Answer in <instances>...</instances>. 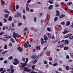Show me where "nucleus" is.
Masks as SVG:
<instances>
[{
    "instance_id": "bb28decb",
    "label": "nucleus",
    "mask_w": 73,
    "mask_h": 73,
    "mask_svg": "<svg viewBox=\"0 0 73 73\" xmlns=\"http://www.w3.org/2000/svg\"><path fill=\"white\" fill-rule=\"evenodd\" d=\"M22 25V23H19L18 24V27H19L20 26H21Z\"/></svg>"
},
{
    "instance_id": "9d476101",
    "label": "nucleus",
    "mask_w": 73,
    "mask_h": 73,
    "mask_svg": "<svg viewBox=\"0 0 73 73\" xmlns=\"http://www.w3.org/2000/svg\"><path fill=\"white\" fill-rule=\"evenodd\" d=\"M64 46V44H61L60 45L58 46V48H59V47L60 48H63Z\"/></svg>"
},
{
    "instance_id": "c03bdc74",
    "label": "nucleus",
    "mask_w": 73,
    "mask_h": 73,
    "mask_svg": "<svg viewBox=\"0 0 73 73\" xmlns=\"http://www.w3.org/2000/svg\"><path fill=\"white\" fill-rule=\"evenodd\" d=\"M10 30H14V29H15L14 28L12 29V27L10 26Z\"/></svg>"
},
{
    "instance_id": "6e6d98bb",
    "label": "nucleus",
    "mask_w": 73,
    "mask_h": 73,
    "mask_svg": "<svg viewBox=\"0 0 73 73\" xmlns=\"http://www.w3.org/2000/svg\"><path fill=\"white\" fill-rule=\"evenodd\" d=\"M34 20L35 21H36V20H37V19L36 18V17H35Z\"/></svg>"
},
{
    "instance_id": "c756f323",
    "label": "nucleus",
    "mask_w": 73,
    "mask_h": 73,
    "mask_svg": "<svg viewBox=\"0 0 73 73\" xmlns=\"http://www.w3.org/2000/svg\"><path fill=\"white\" fill-rule=\"evenodd\" d=\"M57 19H58V17H55L54 19V21H56L57 20Z\"/></svg>"
},
{
    "instance_id": "a18cd8bd",
    "label": "nucleus",
    "mask_w": 73,
    "mask_h": 73,
    "mask_svg": "<svg viewBox=\"0 0 73 73\" xmlns=\"http://www.w3.org/2000/svg\"><path fill=\"white\" fill-rule=\"evenodd\" d=\"M9 46H12V43H9Z\"/></svg>"
},
{
    "instance_id": "20e7f679",
    "label": "nucleus",
    "mask_w": 73,
    "mask_h": 73,
    "mask_svg": "<svg viewBox=\"0 0 73 73\" xmlns=\"http://www.w3.org/2000/svg\"><path fill=\"white\" fill-rule=\"evenodd\" d=\"M16 15H15V17H20L21 16V14L20 13H16Z\"/></svg>"
},
{
    "instance_id": "473e14b6",
    "label": "nucleus",
    "mask_w": 73,
    "mask_h": 73,
    "mask_svg": "<svg viewBox=\"0 0 73 73\" xmlns=\"http://www.w3.org/2000/svg\"><path fill=\"white\" fill-rule=\"evenodd\" d=\"M7 48H8V46H7V45H5L4 49H7Z\"/></svg>"
},
{
    "instance_id": "8fccbe9b",
    "label": "nucleus",
    "mask_w": 73,
    "mask_h": 73,
    "mask_svg": "<svg viewBox=\"0 0 73 73\" xmlns=\"http://www.w3.org/2000/svg\"><path fill=\"white\" fill-rule=\"evenodd\" d=\"M44 20L43 19H42L41 21V23H42V24L43 23V22H44Z\"/></svg>"
},
{
    "instance_id": "c9c22d12",
    "label": "nucleus",
    "mask_w": 73,
    "mask_h": 73,
    "mask_svg": "<svg viewBox=\"0 0 73 73\" xmlns=\"http://www.w3.org/2000/svg\"><path fill=\"white\" fill-rule=\"evenodd\" d=\"M4 35V32H2L1 33H0V35Z\"/></svg>"
},
{
    "instance_id": "de8ad7c7",
    "label": "nucleus",
    "mask_w": 73,
    "mask_h": 73,
    "mask_svg": "<svg viewBox=\"0 0 73 73\" xmlns=\"http://www.w3.org/2000/svg\"><path fill=\"white\" fill-rule=\"evenodd\" d=\"M61 25H64V24H65V22L64 21L62 22L61 23Z\"/></svg>"
},
{
    "instance_id": "58836bf2",
    "label": "nucleus",
    "mask_w": 73,
    "mask_h": 73,
    "mask_svg": "<svg viewBox=\"0 0 73 73\" xmlns=\"http://www.w3.org/2000/svg\"><path fill=\"white\" fill-rule=\"evenodd\" d=\"M3 20H4V23H7V20L5 19H3Z\"/></svg>"
},
{
    "instance_id": "cd10ccee",
    "label": "nucleus",
    "mask_w": 73,
    "mask_h": 73,
    "mask_svg": "<svg viewBox=\"0 0 73 73\" xmlns=\"http://www.w3.org/2000/svg\"><path fill=\"white\" fill-rule=\"evenodd\" d=\"M65 69L66 70H69V67L68 66H66L65 67Z\"/></svg>"
},
{
    "instance_id": "aec40b11",
    "label": "nucleus",
    "mask_w": 73,
    "mask_h": 73,
    "mask_svg": "<svg viewBox=\"0 0 73 73\" xmlns=\"http://www.w3.org/2000/svg\"><path fill=\"white\" fill-rule=\"evenodd\" d=\"M11 41H12V42L13 43H14L15 41V40H14V39H13V38H11L10 39Z\"/></svg>"
},
{
    "instance_id": "864d4df0",
    "label": "nucleus",
    "mask_w": 73,
    "mask_h": 73,
    "mask_svg": "<svg viewBox=\"0 0 73 73\" xmlns=\"http://www.w3.org/2000/svg\"><path fill=\"white\" fill-rule=\"evenodd\" d=\"M49 61H52V60H53V59H52V58L51 57H50L49 58Z\"/></svg>"
},
{
    "instance_id": "774afa93",
    "label": "nucleus",
    "mask_w": 73,
    "mask_h": 73,
    "mask_svg": "<svg viewBox=\"0 0 73 73\" xmlns=\"http://www.w3.org/2000/svg\"><path fill=\"white\" fill-rule=\"evenodd\" d=\"M7 53V51H5L3 52L2 53V54H5V53Z\"/></svg>"
},
{
    "instance_id": "13d9d810",
    "label": "nucleus",
    "mask_w": 73,
    "mask_h": 73,
    "mask_svg": "<svg viewBox=\"0 0 73 73\" xmlns=\"http://www.w3.org/2000/svg\"><path fill=\"white\" fill-rule=\"evenodd\" d=\"M4 60V58H3L2 57V58H0V61H2Z\"/></svg>"
},
{
    "instance_id": "423d86ee",
    "label": "nucleus",
    "mask_w": 73,
    "mask_h": 73,
    "mask_svg": "<svg viewBox=\"0 0 73 73\" xmlns=\"http://www.w3.org/2000/svg\"><path fill=\"white\" fill-rule=\"evenodd\" d=\"M28 60H26L25 61V63H24L22 64V66H20V68H24V67H25V66H26V65L27 64V62H28Z\"/></svg>"
},
{
    "instance_id": "2eb2a0df",
    "label": "nucleus",
    "mask_w": 73,
    "mask_h": 73,
    "mask_svg": "<svg viewBox=\"0 0 73 73\" xmlns=\"http://www.w3.org/2000/svg\"><path fill=\"white\" fill-rule=\"evenodd\" d=\"M9 15L5 14H4V17L5 18H8Z\"/></svg>"
},
{
    "instance_id": "6ab92c4d",
    "label": "nucleus",
    "mask_w": 73,
    "mask_h": 73,
    "mask_svg": "<svg viewBox=\"0 0 73 73\" xmlns=\"http://www.w3.org/2000/svg\"><path fill=\"white\" fill-rule=\"evenodd\" d=\"M8 20L9 21H12V17H9V19Z\"/></svg>"
},
{
    "instance_id": "ea45409f",
    "label": "nucleus",
    "mask_w": 73,
    "mask_h": 73,
    "mask_svg": "<svg viewBox=\"0 0 73 73\" xmlns=\"http://www.w3.org/2000/svg\"><path fill=\"white\" fill-rule=\"evenodd\" d=\"M55 5L56 7H59V5L57 3H56Z\"/></svg>"
},
{
    "instance_id": "39448f33",
    "label": "nucleus",
    "mask_w": 73,
    "mask_h": 73,
    "mask_svg": "<svg viewBox=\"0 0 73 73\" xmlns=\"http://www.w3.org/2000/svg\"><path fill=\"white\" fill-rule=\"evenodd\" d=\"M28 60H26L25 61V63H24L22 64V66H20V68H24V67H25V66H26V65L27 64V62H28Z\"/></svg>"
},
{
    "instance_id": "680f3d73",
    "label": "nucleus",
    "mask_w": 73,
    "mask_h": 73,
    "mask_svg": "<svg viewBox=\"0 0 73 73\" xmlns=\"http://www.w3.org/2000/svg\"><path fill=\"white\" fill-rule=\"evenodd\" d=\"M12 26L13 28L15 27V24L14 23H13L12 24Z\"/></svg>"
},
{
    "instance_id": "052dcab7",
    "label": "nucleus",
    "mask_w": 73,
    "mask_h": 73,
    "mask_svg": "<svg viewBox=\"0 0 73 73\" xmlns=\"http://www.w3.org/2000/svg\"><path fill=\"white\" fill-rule=\"evenodd\" d=\"M32 0H28L27 1V3H29Z\"/></svg>"
},
{
    "instance_id": "9b49d317",
    "label": "nucleus",
    "mask_w": 73,
    "mask_h": 73,
    "mask_svg": "<svg viewBox=\"0 0 73 73\" xmlns=\"http://www.w3.org/2000/svg\"><path fill=\"white\" fill-rule=\"evenodd\" d=\"M70 21H68L66 23V26H67V27L68 26H69V25H70Z\"/></svg>"
},
{
    "instance_id": "f257e3e1",
    "label": "nucleus",
    "mask_w": 73,
    "mask_h": 73,
    "mask_svg": "<svg viewBox=\"0 0 73 73\" xmlns=\"http://www.w3.org/2000/svg\"><path fill=\"white\" fill-rule=\"evenodd\" d=\"M13 37L14 38L16 41L17 42H18V40H17V39L16 38V37H17V38H19V37H20V35H19L18 34H17L14 32Z\"/></svg>"
},
{
    "instance_id": "4be33fe9",
    "label": "nucleus",
    "mask_w": 73,
    "mask_h": 73,
    "mask_svg": "<svg viewBox=\"0 0 73 73\" xmlns=\"http://www.w3.org/2000/svg\"><path fill=\"white\" fill-rule=\"evenodd\" d=\"M57 63L56 62V63H54V64H52V66H57Z\"/></svg>"
},
{
    "instance_id": "37998d69",
    "label": "nucleus",
    "mask_w": 73,
    "mask_h": 73,
    "mask_svg": "<svg viewBox=\"0 0 73 73\" xmlns=\"http://www.w3.org/2000/svg\"><path fill=\"white\" fill-rule=\"evenodd\" d=\"M35 67H36V65H34L33 66H32V69H35Z\"/></svg>"
},
{
    "instance_id": "603ef678",
    "label": "nucleus",
    "mask_w": 73,
    "mask_h": 73,
    "mask_svg": "<svg viewBox=\"0 0 73 73\" xmlns=\"http://www.w3.org/2000/svg\"><path fill=\"white\" fill-rule=\"evenodd\" d=\"M12 58H13V57H12V56H11L9 58V60H12Z\"/></svg>"
},
{
    "instance_id": "4c0bfd02",
    "label": "nucleus",
    "mask_w": 73,
    "mask_h": 73,
    "mask_svg": "<svg viewBox=\"0 0 73 73\" xmlns=\"http://www.w3.org/2000/svg\"><path fill=\"white\" fill-rule=\"evenodd\" d=\"M19 8V6L18 5H17L16 6V9H18Z\"/></svg>"
},
{
    "instance_id": "79ce46f5",
    "label": "nucleus",
    "mask_w": 73,
    "mask_h": 73,
    "mask_svg": "<svg viewBox=\"0 0 73 73\" xmlns=\"http://www.w3.org/2000/svg\"><path fill=\"white\" fill-rule=\"evenodd\" d=\"M71 4H72V2H70L68 3V4H67V5H71Z\"/></svg>"
},
{
    "instance_id": "7c9ffc66",
    "label": "nucleus",
    "mask_w": 73,
    "mask_h": 73,
    "mask_svg": "<svg viewBox=\"0 0 73 73\" xmlns=\"http://www.w3.org/2000/svg\"><path fill=\"white\" fill-rule=\"evenodd\" d=\"M24 45L25 48H28V45H27V43H25V44Z\"/></svg>"
},
{
    "instance_id": "a211bd4d",
    "label": "nucleus",
    "mask_w": 73,
    "mask_h": 73,
    "mask_svg": "<svg viewBox=\"0 0 73 73\" xmlns=\"http://www.w3.org/2000/svg\"><path fill=\"white\" fill-rule=\"evenodd\" d=\"M26 11L27 12H29V8H28V7H26Z\"/></svg>"
},
{
    "instance_id": "3c124183",
    "label": "nucleus",
    "mask_w": 73,
    "mask_h": 73,
    "mask_svg": "<svg viewBox=\"0 0 73 73\" xmlns=\"http://www.w3.org/2000/svg\"><path fill=\"white\" fill-rule=\"evenodd\" d=\"M4 64H7L8 62L7 61V60H6L4 61L3 62Z\"/></svg>"
},
{
    "instance_id": "a19ab883",
    "label": "nucleus",
    "mask_w": 73,
    "mask_h": 73,
    "mask_svg": "<svg viewBox=\"0 0 73 73\" xmlns=\"http://www.w3.org/2000/svg\"><path fill=\"white\" fill-rule=\"evenodd\" d=\"M37 62V60H35L34 61H33V64H35L36 62Z\"/></svg>"
},
{
    "instance_id": "49530a36",
    "label": "nucleus",
    "mask_w": 73,
    "mask_h": 73,
    "mask_svg": "<svg viewBox=\"0 0 73 73\" xmlns=\"http://www.w3.org/2000/svg\"><path fill=\"white\" fill-rule=\"evenodd\" d=\"M70 55L71 57H72L73 56V53H70Z\"/></svg>"
},
{
    "instance_id": "69168bd1",
    "label": "nucleus",
    "mask_w": 73,
    "mask_h": 73,
    "mask_svg": "<svg viewBox=\"0 0 73 73\" xmlns=\"http://www.w3.org/2000/svg\"><path fill=\"white\" fill-rule=\"evenodd\" d=\"M30 12H31L32 13L33 12V10L32 9H30Z\"/></svg>"
},
{
    "instance_id": "4468645a",
    "label": "nucleus",
    "mask_w": 73,
    "mask_h": 73,
    "mask_svg": "<svg viewBox=\"0 0 73 73\" xmlns=\"http://www.w3.org/2000/svg\"><path fill=\"white\" fill-rule=\"evenodd\" d=\"M35 48L37 50H40V47L39 46H36Z\"/></svg>"
},
{
    "instance_id": "f704fd0d",
    "label": "nucleus",
    "mask_w": 73,
    "mask_h": 73,
    "mask_svg": "<svg viewBox=\"0 0 73 73\" xmlns=\"http://www.w3.org/2000/svg\"><path fill=\"white\" fill-rule=\"evenodd\" d=\"M48 3L50 4H53L54 3V2L53 1H48Z\"/></svg>"
},
{
    "instance_id": "f8f14e48",
    "label": "nucleus",
    "mask_w": 73,
    "mask_h": 73,
    "mask_svg": "<svg viewBox=\"0 0 73 73\" xmlns=\"http://www.w3.org/2000/svg\"><path fill=\"white\" fill-rule=\"evenodd\" d=\"M17 49H18V50H19V52H22V51H23V50H22V48H21L20 47H18L17 48Z\"/></svg>"
},
{
    "instance_id": "0eeeda50",
    "label": "nucleus",
    "mask_w": 73,
    "mask_h": 73,
    "mask_svg": "<svg viewBox=\"0 0 73 73\" xmlns=\"http://www.w3.org/2000/svg\"><path fill=\"white\" fill-rule=\"evenodd\" d=\"M69 31L66 30V28L64 30V32H62L63 34H64V35H65L66 33H69Z\"/></svg>"
},
{
    "instance_id": "5fc2aeb1",
    "label": "nucleus",
    "mask_w": 73,
    "mask_h": 73,
    "mask_svg": "<svg viewBox=\"0 0 73 73\" xmlns=\"http://www.w3.org/2000/svg\"><path fill=\"white\" fill-rule=\"evenodd\" d=\"M47 31H48L49 32H50V29L49 28H47Z\"/></svg>"
},
{
    "instance_id": "09e8293b",
    "label": "nucleus",
    "mask_w": 73,
    "mask_h": 73,
    "mask_svg": "<svg viewBox=\"0 0 73 73\" xmlns=\"http://www.w3.org/2000/svg\"><path fill=\"white\" fill-rule=\"evenodd\" d=\"M66 58H67V59H69L70 57H69V55H67L66 56Z\"/></svg>"
},
{
    "instance_id": "4d7b16f0",
    "label": "nucleus",
    "mask_w": 73,
    "mask_h": 73,
    "mask_svg": "<svg viewBox=\"0 0 73 73\" xmlns=\"http://www.w3.org/2000/svg\"><path fill=\"white\" fill-rule=\"evenodd\" d=\"M44 54V52H42L40 54V56H42V55H43V54Z\"/></svg>"
},
{
    "instance_id": "338daca9",
    "label": "nucleus",
    "mask_w": 73,
    "mask_h": 73,
    "mask_svg": "<svg viewBox=\"0 0 73 73\" xmlns=\"http://www.w3.org/2000/svg\"><path fill=\"white\" fill-rule=\"evenodd\" d=\"M23 13H24V14H25V10H23Z\"/></svg>"
},
{
    "instance_id": "2f4dec72",
    "label": "nucleus",
    "mask_w": 73,
    "mask_h": 73,
    "mask_svg": "<svg viewBox=\"0 0 73 73\" xmlns=\"http://www.w3.org/2000/svg\"><path fill=\"white\" fill-rule=\"evenodd\" d=\"M27 69H28V67H25L24 68V70L25 71H27L28 70Z\"/></svg>"
},
{
    "instance_id": "5701e85b",
    "label": "nucleus",
    "mask_w": 73,
    "mask_h": 73,
    "mask_svg": "<svg viewBox=\"0 0 73 73\" xmlns=\"http://www.w3.org/2000/svg\"><path fill=\"white\" fill-rule=\"evenodd\" d=\"M32 58H33V59H35L36 58V55H33L31 57Z\"/></svg>"
},
{
    "instance_id": "f03ea898",
    "label": "nucleus",
    "mask_w": 73,
    "mask_h": 73,
    "mask_svg": "<svg viewBox=\"0 0 73 73\" xmlns=\"http://www.w3.org/2000/svg\"><path fill=\"white\" fill-rule=\"evenodd\" d=\"M72 35V34L70 33V34H68L66 35V36H64V38H68V37H69V40H72V36H71Z\"/></svg>"
},
{
    "instance_id": "a878e982",
    "label": "nucleus",
    "mask_w": 73,
    "mask_h": 73,
    "mask_svg": "<svg viewBox=\"0 0 73 73\" xmlns=\"http://www.w3.org/2000/svg\"><path fill=\"white\" fill-rule=\"evenodd\" d=\"M4 12H5V13H8L9 14V13H10L9 12V11H7V9L5 10Z\"/></svg>"
},
{
    "instance_id": "ddd939ff",
    "label": "nucleus",
    "mask_w": 73,
    "mask_h": 73,
    "mask_svg": "<svg viewBox=\"0 0 73 73\" xmlns=\"http://www.w3.org/2000/svg\"><path fill=\"white\" fill-rule=\"evenodd\" d=\"M65 17V15L64 14H62L59 16V18H63V17Z\"/></svg>"
},
{
    "instance_id": "412c9836",
    "label": "nucleus",
    "mask_w": 73,
    "mask_h": 73,
    "mask_svg": "<svg viewBox=\"0 0 73 73\" xmlns=\"http://www.w3.org/2000/svg\"><path fill=\"white\" fill-rule=\"evenodd\" d=\"M52 8L53 5H51L48 7V9H52Z\"/></svg>"
},
{
    "instance_id": "f3484780",
    "label": "nucleus",
    "mask_w": 73,
    "mask_h": 73,
    "mask_svg": "<svg viewBox=\"0 0 73 73\" xmlns=\"http://www.w3.org/2000/svg\"><path fill=\"white\" fill-rule=\"evenodd\" d=\"M64 43L65 44H69V42L68 40H66Z\"/></svg>"
},
{
    "instance_id": "bf43d9fd",
    "label": "nucleus",
    "mask_w": 73,
    "mask_h": 73,
    "mask_svg": "<svg viewBox=\"0 0 73 73\" xmlns=\"http://www.w3.org/2000/svg\"><path fill=\"white\" fill-rule=\"evenodd\" d=\"M23 19H24V20H25V19H26V17H25V15H23Z\"/></svg>"
},
{
    "instance_id": "0e129e2a",
    "label": "nucleus",
    "mask_w": 73,
    "mask_h": 73,
    "mask_svg": "<svg viewBox=\"0 0 73 73\" xmlns=\"http://www.w3.org/2000/svg\"><path fill=\"white\" fill-rule=\"evenodd\" d=\"M3 70V68H1L0 69V72H2Z\"/></svg>"
},
{
    "instance_id": "393cba45",
    "label": "nucleus",
    "mask_w": 73,
    "mask_h": 73,
    "mask_svg": "<svg viewBox=\"0 0 73 73\" xmlns=\"http://www.w3.org/2000/svg\"><path fill=\"white\" fill-rule=\"evenodd\" d=\"M68 49H69V48L67 46H65L64 48V49L65 50H68Z\"/></svg>"
},
{
    "instance_id": "dca6fc26",
    "label": "nucleus",
    "mask_w": 73,
    "mask_h": 73,
    "mask_svg": "<svg viewBox=\"0 0 73 73\" xmlns=\"http://www.w3.org/2000/svg\"><path fill=\"white\" fill-rule=\"evenodd\" d=\"M11 37H12V36H8L5 37V38H7V39H8V38H11Z\"/></svg>"
},
{
    "instance_id": "6e6552de",
    "label": "nucleus",
    "mask_w": 73,
    "mask_h": 73,
    "mask_svg": "<svg viewBox=\"0 0 73 73\" xmlns=\"http://www.w3.org/2000/svg\"><path fill=\"white\" fill-rule=\"evenodd\" d=\"M43 38L44 40L45 41H46V40H48V37L46 36V35H44L43 36Z\"/></svg>"
},
{
    "instance_id": "e2e57ef3",
    "label": "nucleus",
    "mask_w": 73,
    "mask_h": 73,
    "mask_svg": "<svg viewBox=\"0 0 73 73\" xmlns=\"http://www.w3.org/2000/svg\"><path fill=\"white\" fill-rule=\"evenodd\" d=\"M22 60H23V61H25V58H22Z\"/></svg>"
},
{
    "instance_id": "e433bc0d",
    "label": "nucleus",
    "mask_w": 73,
    "mask_h": 73,
    "mask_svg": "<svg viewBox=\"0 0 73 73\" xmlns=\"http://www.w3.org/2000/svg\"><path fill=\"white\" fill-rule=\"evenodd\" d=\"M13 65H11V66L10 69H13Z\"/></svg>"
},
{
    "instance_id": "b1692460",
    "label": "nucleus",
    "mask_w": 73,
    "mask_h": 73,
    "mask_svg": "<svg viewBox=\"0 0 73 73\" xmlns=\"http://www.w3.org/2000/svg\"><path fill=\"white\" fill-rule=\"evenodd\" d=\"M48 36L49 38H50L51 37V35H50V34L49 33H47Z\"/></svg>"
},
{
    "instance_id": "72a5a7b5",
    "label": "nucleus",
    "mask_w": 73,
    "mask_h": 73,
    "mask_svg": "<svg viewBox=\"0 0 73 73\" xmlns=\"http://www.w3.org/2000/svg\"><path fill=\"white\" fill-rule=\"evenodd\" d=\"M43 63L44 64H48V62L46 61L45 60L44 61Z\"/></svg>"
},
{
    "instance_id": "1a4fd4ad",
    "label": "nucleus",
    "mask_w": 73,
    "mask_h": 73,
    "mask_svg": "<svg viewBox=\"0 0 73 73\" xmlns=\"http://www.w3.org/2000/svg\"><path fill=\"white\" fill-rule=\"evenodd\" d=\"M56 12L57 13L56 14V16H60V13L59 11H56Z\"/></svg>"
},
{
    "instance_id": "c85d7f7f",
    "label": "nucleus",
    "mask_w": 73,
    "mask_h": 73,
    "mask_svg": "<svg viewBox=\"0 0 73 73\" xmlns=\"http://www.w3.org/2000/svg\"><path fill=\"white\" fill-rule=\"evenodd\" d=\"M1 3L2 5H3V6L4 5V4H5V2L3 1H1Z\"/></svg>"
},
{
    "instance_id": "7ed1b4c3",
    "label": "nucleus",
    "mask_w": 73,
    "mask_h": 73,
    "mask_svg": "<svg viewBox=\"0 0 73 73\" xmlns=\"http://www.w3.org/2000/svg\"><path fill=\"white\" fill-rule=\"evenodd\" d=\"M14 60V61H15V62H13V63L14 65H17V64H19V61L17 59L15 58Z\"/></svg>"
}]
</instances>
